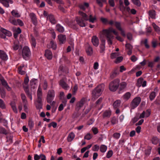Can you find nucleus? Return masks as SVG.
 Here are the masks:
<instances>
[{"instance_id": "4", "label": "nucleus", "mask_w": 160, "mask_h": 160, "mask_svg": "<svg viewBox=\"0 0 160 160\" xmlns=\"http://www.w3.org/2000/svg\"><path fill=\"white\" fill-rule=\"evenodd\" d=\"M120 80L118 79H115L110 82L109 88L112 92L115 91L118 88L119 85Z\"/></svg>"}, {"instance_id": "1", "label": "nucleus", "mask_w": 160, "mask_h": 160, "mask_svg": "<svg viewBox=\"0 0 160 160\" xmlns=\"http://www.w3.org/2000/svg\"><path fill=\"white\" fill-rule=\"evenodd\" d=\"M100 32L106 36L107 42L108 44L110 45L112 44V39L114 38V36L112 34L111 32H113L116 36L118 35V32L112 27H110L107 29H103Z\"/></svg>"}, {"instance_id": "24", "label": "nucleus", "mask_w": 160, "mask_h": 160, "mask_svg": "<svg viewBox=\"0 0 160 160\" xmlns=\"http://www.w3.org/2000/svg\"><path fill=\"white\" fill-rule=\"evenodd\" d=\"M88 6L89 4L88 3H84L83 4H81L79 6L80 9L83 10H84L86 8H88Z\"/></svg>"}, {"instance_id": "36", "label": "nucleus", "mask_w": 160, "mask_h": 160, "mask_svg": "<svg viewBox=\"0 0 160 160\" xmlns=\"http://www.w3.org/2000/svg\"><path fill=\"white\" fill-rule=\"evenodd\" d=\"M107 147L104 145H102L100 147V151L102 152H105L107 150Z\"/></svg>"}, {"instance_id": "13", "label": "nucleus", "mask_w": 160, "mask_h": 160, "mask_svg": "<svg viewBox=\"0 0 160 160\" xmlns=\"http://www.w3.org/2000/svg\"><path fill=\"white\" fill-rule=\"evenodd\" d=\"M0 2L2 3L4 6L8 8L9 6V3L10 2V3L12 4L13 3V1L12 0H0Z\"/></svg>"}, {"instance_id": "18", "label": "nucleus", "mask_w": 160, "mask_h": 160, "mask_svg": "<svg viewBox=\"0 0 160 160\" xmlns=\"http://www.w3.org/2000/svg\"><path fill=\"white\" fill-rule=\"evenodd\" d=\"M1 31L6 36H7L8 37H10L12 35L11 32L6 29H4L2 28H1L0 29Z\"/></svg>"}, {"instance_id": "17", "label": "nucleus", "mask_w": 160, "mask_h": 160, "mask_svg": "<svg viewBox=\"0 0 160 160\" xmlns=\"http://www.w3.org/2000/svg\"><path fill=\"white\" fill-rule=\"evenodd\" d=\"M154 91L152 92L149 96V98L151 100H152L156 96V93L158 92V89L157 88H155L154 90Z\"/></svg>"}, {"instance_id": "43", "label": "nucleus", "mask_w": 160, "mask_h": 160, "mask_svg": "<svg viewBox=\"0 0 160 160\" xmlns=\"http://www.w3.org/2000/svg\"><path fill=\"white\" fill-rule=\"evenodd\" d=\"M51 48L53 50H55L57 48V45L56 42L51 41Z\"/></svg>"}, {"instance_id": "47", "label": "nucleus", "mask_w": 160, "mask_h": 160, "mask_svg": "<svg viewBox=\"0 0 160 160\" xmlns=\"http://www.w3.org/2000/svg\"><path fill=\"white\" fill-rule=\"evenodd\" d=\"M37 100L39 102L42 100V93H37Z\"/></svg>"}, {"instance_id": "30", "label": "nucleus", "mask_w": 160, "mask_h": 160, "mask_svg": "<svg viewBox=\"0 0 160 160\" xmlns=\"http://www.w3.org/2000/svg\"><path fill=\"white\" fill-rule=\"evenodd\" d=\"M0 92L2 98H4L6 96V92L3 87H0Z\"/></svg>"}, {"instance_id": "33", "label": "nucleus", "mask_w": 160, "mask_h": 160, "mask_svg": "<svg viewBox=\"0 0 160 160\" xmlns=\"http://www.w3.org/2000/svg\"><path fill=\"white\" fill-rule=\"evenodd\" d=\"M45 56L49 60H50V51L47 49L45 51L44 54Z\"/></svg>"}, {"instance_id": "11", "label": "nucleus", "mask_w": 160, "mask_h": 160, "mask_svg": "<svg viewBox=\"0 0 160 160\" xmlns=\"http://www.w3.org/2000/svg\"><path fill=\"white\" fill-rule=\"evenodd\" d=\"M119 85V88L120 91L124 92L127 88V83L126 82H122Z\"/></svg>"}, {"instance_id": "63", "label": "nucleus", "mask_w": 160, "mask_h": 160, "mask_svg": "<svg viewBox=\"0 0 160 160\" xmlns=\"http://www.w3.org/2000/svg\"><path fill=\"white\" fill-rule=\"evenodd\" d=\"M17 23H18L19 25L21 26H22L24 24L22 21L19 19H18L17 20Z\"/></svg>"}, {"instance_id": "40", "label": "nucleus", "mask_w": 160, "mask_h": 160, "mask_svg": "<svg viewBox=\"0 0 160 160\" xmlns=\"http://www.w3.org/2000/svg\"><path fill=\"white\" fill-rule=\"evenodd\" d=\"M111 114V112L110 110L105 111L103 113V116L104 117H109Z\"/></svg>"}, {"instance_id": "46", "label": "nucleus", "mask_w": 160, "mask_h": 160, "mask_svg": "<svg viewBox=\"0 0 160 160\" xmlns=\"http://www.w3.org/2000/svg\"><path fill=\"white\" fill-rule=\"evenodd\" d=\"M0 107L2 109L5 108V105L3 101L1 99H0Z\"/></svg>"}, {"instance_id": "34", "label": "nucleus", "mask_w": 160, "mask_h": 160, "mask_svg": "<svg viewBox=\"0 0 160 160\" xmlns=\"http://www.w3.org/2000/svg\"><path fill=\"white\" fill-rule=\"evenodd\" d=\"M151 111L150 110L148 109L145 111H143L142 112L144 113L145 118L148 117L151 114Z\"/></svg>"}, {"instance_id": "41", "label": "nucleus", "mask_w": 160, "mask_h": 160, "mask_svg": "<svg viewBox=\"0 0 160 160\" xmlns=\"http://www.w3.org/2000/svg\"><path fill=\"white\" fill-rule=\"evenodd\" d=\"M143 79L142 78H139L138 79L137 83V85L140 87L141 86L143 81Z\"/></svg>"}, {"instance_id": "51", "label": "nucleus", "mask_w": 160, "mask_h": 160, "mask_svg": "<svg viewBox=\"0 0 160 160\" xmlns=\"http://www.w3.org/2000/svg\"><path fill=\"white\" fill-rule=\"evenodd\" d=\"M158 142V139L157 138L155 137L152 138V142L154 144H157Z\"/></svg>"}, {"instance_id": "10", "label": "nucleus", "mask_w": 160, "mask_h": 160, "mask_svg": "<svg viewBox=\"0 0 160 160\" xmlns=\"http://www.w3.org/2000/svg\"><path fill=\"white\" fill-rule=\"evenodd\" d=\"M23 87L24 90L28 97L30 99L32 100V93L30 92L28 86H25L23 85Z\"/></svg>"}, {"instance_id": "59", "label": "nucleus", "mask_w": 160, "mask_h": 160, "mask_svg": "<svg viewBox=\"0 0 160 160\" xmlns=\"http://www.w3.org/2000/svg\"><path fill=\"white\" fill-rule=\"evenodd\" d=\"M119 8L120 9V10L122 12H123L126 9V8L124 6V4L122 5H119Z\"/></svg>"}, {"instance_id": "20", "label": "nucleus", "mask_w": 160, "mask_h": 160, "mask_svg": "<svg viewBox=\"0 0 160 160\" xmlns=\"http://www.w3.org/2000/svg\"><path fill=\"white\" fill-rule=\"evenodd\" d=\"M86 52L88 55H91L93 53V49L92 47L89 45H88L86 48Z\"/></svg>"}, {"instance_id": "60", "label": "nucleus", "mask_w": 160, "mask_h": 160, "mask_svg": "<svg viewBox=\"0 0 160 160\" xmlns=\"http://www.w3.org/2000/svg\"><path fill=\"white\" fill-rule=\"evenodd\" d=\"M118 74V73L117 72H114L111 74L110 76V78H114Z\"/></svg>"}, {"instance_id": "16", "label": "nucleus", "mask_w": 160, "mask_h": 160, "mask_svg": "<svg viewBox=\"0 0 160 160\" xmlns=\"http://www.w3.org/2000/svg\"><path fill=\"white\" fill-rule=\"evenodd\" d=\"M58 38L61 44H63L65 42L66 39L65 35L60 34L58 35Z\"/></svg>"}, {"instance_id": "3", "label": "nucleus", "mask_w": 160, "mask_h": 160, "mask_svg": "<svg viewBox=\"0 0 160 160\" xmlns=\"http://www.w3.org/2000/svg\"><path fill=\"white\" fill-rule=\"evenodd\" d=\"M99 38L101 41V43L99 46L100 49V52L102 53L105 50L106 43V36H104L100 32L99 34Z\"/></svg>"}, {"instance_id": "23", "label": "nucleus", "mask_w": 160, "mask_h": 160, "mask_svg": "<svg viewBox=\"0 0 160 160\" xmlns=\"http://www.w3.org/2000/svg\"><path fill=\"white\" fill-rule=\"evenodd\" d=\"M37 82V79L34 78L32 79L30 82V85L32 88L33 89L36 88V83Z\"/></svg>"}, {"instance_id": "25", "label": "nucleus", "mask_w": 160, "mask_h": 160, "mask_svg": "<svg viewBox=\"0 0 160 160\" xmlns=\"http://www.w3.org/2000/svg\"><path fill=\"white\" fill-rule=\"evenodd\" d=\"M76 20L77 23L81 27H84L85 26V22L82 20H79L78 18H77Z\"/></svg>"}, {"instance_id": "32", "label": "nucleus", "mask_w": 160, "mask_h": 160, "mask_svg": "<svg viewBox=\"0 0 160 160\" xmlns=\"http://www.w3.org/2000/svg\"><path fill=\"white\" fill-rule=\"evenodd\" d=\"M8 133V131L4 128L0 127V134L7 135Z\"/></svg>"}, {"instance_id": "50", "label": "nucleus", "mask_w": 160, "mask_h": 160, "mask_svg": "<svg viewBox=\"0 0 160 160\" xmlns=\"http://www.w3.org/2000/svg\"><path fill=\"white\" fill-rule=\"evenodd\" d=\"M92 137V136L91 134L88 133L85 136L84 138L88 140H89Z\"/></svg>"}, {"instance_id": "15", "label": "nucleus", "mask_w": 160, "mask_h": 160, "mask_svg": "<svg viewBox=\"0 0 160 160\" xmlns=\"http://www.w3.org/2000/svg\"><path fill=\"white\" fill-rule=\"evenodd\" d=\"M30 16L33 24L35 26L37 25V18L35 14L33 13H31L30 14Z\"/></svg>"}, {"instance_id": "64", "label": "nucleus", "mask_w": 160, "mask_h": 160, "mask_svg": "<svg viewBox=\"0 0 160 160\" xmlns=\"http://www.w3.org/2000/svg\"><path fill=\"white\" fill-rule=\"evenodd\" d=\"M127 37L128 39L129 40H131L132 39V34L130 33H128L127 34Z\"/></svg>"}, {"instance_id": "8", "label": "nucleus", "mask_w": 160, "mask_h": 160, "mask_svg": "<svg viewBox=\"0 0 160 160\" xmlns=\"http://www.w3.org/2000/svg\"><path fill=\"white\" fill-rule=\"evenodd\" d=\"M22 55L24 58L26 59L31 54V52L28 47L25 46L24 47L22 50Z\"/></svg>"}, {"instance_id": "62", "label": "nucleus", "mask_w": 160, "mask_h": 160, "mask_svg": "<svg viewBox=\"0 0 160 160\" xmlns=\"http://www.w3.org/2000/svg\"><path fill=\"white\" fill-rule=\"evenodd\" d=\"M113 137L116 139L119 138L120 136V134L118 133H115L113 134Z\"/></svg>"}, {"instance_id": "21", "label": "nucleus", "mask_w": 160, "mask_h": 160, "mask_svg": "<svg viewBox=\"0 0 160 160\" xmlns=\"http://www.w3.org/2000/svg\"><path fill=\"white\" fill-rule=\"evenodd\" d=\"M75 135L73 132H70L68 135L67 137V141L68 142H71L75 138Z\"/></svg>"}, {"instance_id": "58", "label": "nucleus", "mask_w": 160, "mask_h": 160, "mask_svg": "<svg viewBox=\"0 0 160 160\" xmlns=\"http://www.w3.org/2000/svg\"><path fill=\"white\" fill-rule=\"evenodd\" d=\"M19 47V45L18 43L15 44L14 43V45L13 46V48L14 50H17Z\"/></svg>"}, {"instance_id": "52", "label": "nucleus", "mask_w": 160, "mask_h": 160, "mask_svg": "<svg viewBox=\"0 0 160 160\" xmlns=\"http://www.w3.org/2000/svg\"><path fill=\"white\" fill-rule=\"evenodd\" d=\"M42 155H43V154H41L40 156H39L37 154H35L34 156V160H39L42 157Z\"/></svg>"}, {"instance_id": "39", "label": "nucleus", "mask_w": 160, "mask_h": 160, "mask_svg": "<svg viewBox=\"0 0 160 160\" xmlns=\"http://www.w3.org/2000/svg\"><path fill=\"white\" fill-rule=\"evenodd\" d=\"M28 126L30 129H32L34 126V122L31 120L30 119L28 121Z\"/></svg>"}, {"instance_id": "55", "label": "nucleus", "mask_w": 160, "mask_h": 160, "mask_svg": "<svg viewBox=\"0 0 160 160\" xmlns=\"http://www.w3.org/2000/svg\"><path fill=\"white\" fill-rule=\"evenodd\" d=\"M78 87L77 85H75L73 89L72 93L73 94H75L78 90Z\"/></svg>"}, {"instance_id": "6", "label": "nucleus", "mask_w": 160, "mask_h": 160, "mask_svg": "<svg viewBox=\"0 0 160 160\" xmlns=\"http://www.w3.org/2000/svg\"><path fill=\"white\" fill-rule=\"evenodd\" d=\"M86 100L84 98H82L81 100L77 103L76 109L79 111L80 109L83 110L86 106Z\"/></svg>"}, {"instance_id": "54", "label": "nucleus", "mask_w": 160, "mask_h": 160, "mask_svg": "<svg viewBox=\"0 0 160 160\" xmlns=\"http://www.w3.org/2000/svg\"><path fill=\"white\" fill-rule=\"evenodd\" d=\"M7 139V141L8 142H9L10 143H11L12 142V136H7L6 137Z\"/></svg>"}, {"instance_id": "5", "label": "nucleus", "mask_w": 160, "mask_h": 160, "mask_svg": "<svg viewBox=\"0 0 160 160\" xmlns=\"http://www.w3.org/2000/svg\"><path fill=\"white\" fill-rule=\"evenodd\" d=\"M79 13L80 15L82 17V18L83 20L85 21L89 20V21L92 23H94L96 20V18L95 16L92 17V15L89 16V18L87 15L85 13L79 11Z\"/></svg>"}, {"instance_id": "37", "label": "nucleus", "mask_w": 160, "mask_h": 160, "mask_svg": "<svg viewBox=\"0 0 160 160\" xmlns=\"http://www.w3.org/2000/svg\"><path fill=\"white\" fill-rule=\"evenodd\" d=\"M21 96L23 102L24 103H27V101L25 95L23 93H21Z\"/></svg>"}, {"instance_id": "19", "label": "nucleus", "mask_w": 160, "mask_h": 160, "mask_svg": "<svg viewBox=\"0 0 160 160\" xmlns=\"http://www.w3.org/2000/svg\"><path fill=\"white\" fill-rule=\"evenodd\" d=\"M0 58L4 60H6L8 59V56L6 53L3 51L0 50Z\"/></svg>"}, {"instance_id": "38", "label": "nucleus", "mask_w": 160, "mask_h": 160, "mask_svg": "<svg viewBox=\"0 0 160 160\" xmlns=\"http://www.w3.org/2000/svg\"><path fill=\"white\" fill-rule=\"evenodd\" d=\"M133 3L138 6H140L141 5V3L139 0H132Z\"/></svg>"}, {"instance_id": "53", "label": "nucleus", "mask_w": 160, "mask_h": 160, "mask_svg": "<svg viewBox=\"0 0 160 160\" xmlns=\"http://www.w3.org/2000/svg\"><path fill=\"white\" fill-rule=\"evenodd\" d=\"M56 22V21L54 17L51 14V22L53 24H55Z\"/></svg>"}, {"instance_id": "14", "label": "nucleus", "mask_w": 160, "mask_h": 160, "mask_svg": "<svg viewBox=\"0 0 160 160\" xmlns=\"http://www.w3.org/2000/svg\"><path fill=\"white\" fill-rule=\"evenodd\" d=\"M60 85L65 90H68L69 88V86L65 82L63 79L61 80L59 82Z\"/></svg>"}, {"instance_id": "22", "label": "nucleus", "mask_w": 160, "mask_h": 160, "mask_svg": "<svg viewBox=\"0 0 160 160\" xmlns=\"http://www.w3.org/2000/svg\"><path fill=\"white\" fill-rule=\"evenodd\" d=\"M131 96V94L129 92H126L124 94L122 97V98L123 100L126 101L128 100L130 98Z\"/></svg>"}, {"instance_id": "35", "label": "nucleus", "mask_w": 160, "mask_h": 160, "mask_svg": "<svg viewBox=\"0 0 160 160\" xmlns=\"http://www.w3.org/2000/svg\"><path fill=\"white\" fill-rule=\"evenodd\" d=\"M120 55L119 52H113L111 54L110 57L112 59H114L117 58Z\"/></svg>"}, {"instance_id": "12", "label": "nucleus", "mask_w": 160, "mask_h": 160, "mask_svg": "<svg viewBox=\"0 0 160 160\" xmlns=\"http://www.w3.org/2000/svg\"><path fill=\"white\" fill-rule=\"evenodd\" d=\"M114 26H115L116 28L121 32V34L123 36L125 37V32L121 28L120 23L119 22H115Z\"/></svg>"}, {"instance_id": "7", "label": "nucleus", "mask_w": 160, "mask_h": 160, "mask_svg": "<svg viewBox=\"0 0 160 160\" xmlns=\"http://www.w3.org/2000/svg\"><path fill=\"white\" fill-rule=\"evenodd\" d=\"M141 101V99L139 97L135 98L132 102L130 105L131 108L134 109L137 107Z\"/></svg>"}, {"instance_id": "57", "label": "nucleus", "mask_w": 160, "mask_h": 160, "mask_svg": "<svg viewBox=\"0 0 160 160\" xmlns=\"http://www.w3.org/2000/svg\"><path fill=\"white\" fill-rule=\"evenodd\" d=\"M101 20L102 22L104 24H106L108 23V21L107 18H102Z\"/></svg>"}, {"instance_id": "45", "label": "nucleus", "mask_w": 160, "mask_h": 160, "mask_svg": "<svg viewBox=\"0 0 160 160\" xmlns=\"http://www.w3.org/2000/svg\"><path fill=\"white\" fill-rule=\"evenodd\" d=\"M113 152L111 150L108 151L107 153V158H109L111 157L113 154Z\"/></svg>"}, {"instance_id": "31", "label": "nucleus", "mask_w": 160, "mask_h": 160, "mask_svg": "<svg viewBox=\"0 0 160 160\" xmlns=\"http://www.w3.org/2000/svg\"><path fill=\"white\" fill-rule=\"evenodd\" d=\"M12 15L15 17L19 18L20 17V15L15 10H13L11 12Z\"/></svg>"}, {"instance_id": "26", "label": "nucleus", "mask_w": 160, "mask_h": 160, "mask_svg": "<svg viewBox=\"0 0 160 160\" xmlns=\"http://www.w3.org/2000/svg\"><path fill=\"white\" fill-rule=\"evenodd\" d=\"M56 29L57 31L61 32H63L64 31L63 27L59 24H57L56 25Z\"/></svg>"}, {"instance_id": "49", "label": "nucleus", "mask_w": 160, "mask_h": 160, "mask_svg": "<svg viewBox=\"0 0 160 160\" xmlns=\"http://www.w3.org/2000/svg\"><path fill=\"white\" fill-rule=\"evenodd\" d=\"M99 146L98 145H94L92 148V150L94 151H98L99 149Z\"/></svg>"}, {"instance_id": "61", "label": "nucleus", "mask_w": 160, "mask_h": 160, "mask_svg": "<svg viewBox=\"0 0 160 160\" xmlns=\"http://www.w3.org/2000/svg\"><path fill=\"white\" fill-rule=\"evenodd\" d=\"M51 37L53 39H54L56 38V34L53 31L51 30Z\"/></svg>"}, {"instance_id": "2", "label": "nucleus", "mask_w": 160, "mask_h": 160, "mask_svg": "<svg viewBox=\"0 0 160 160\" xmlns=\"http://www.w3.org/2000/svg\"><path fill=\"white\" fill-rule=\"evenodd\" d=\"M104 88V85L101 84L97 86L92 92V98L95 99L99 97L102 94Z\"/></svg>"}, {"instance_id": "29", "label": "nucleus", "mask_w": 160, "mask_h": 160, "mask_svg": "<svg viewBox=\"0 0 160 160\" xmlns=\"http://www.w3.org/2000/svg\"><path fill=\"white\" fill-rule=\"evenodd\" d=\"M152 26L156 32L159 34H160V28L157 26L155 23H152Z\"/></svg>"}, {"instance_id": "48", "label": "nucleus", "mask_w": 160, "mask_h": 160, "mask_svg": "<svg viewBox=\"0 0 160 160\" xmlns=\"http://www.w3.org/2000/svg\"><path fill=\"white\" fill-rule=\"evenodd\" d=\"M31 43L32 45L35 48L36 45V40L35 38L33 37L31 38Z\"/></svg>"}, {"instance_id": "44", "label": "nucleus", "mask_w": 160, "mask_h": 160, "mask_svg": "<svg viewBox=\"0 0 160 160\" xmlns=\"http://www.w3.org/2000/svg\"><path fill=\"white\" fill-rule=\"evenodd\" d=\"M37 102L38 103L36 105V107L37 109H40L42 108V100L39 102L38 101V100H37Z\"/></svg>"}, {"instance_id": "56", "label": "nucleus", "mask_w": 160, "mask_h": 160, "mask_svg": "<svg viewBox=\"0 0 160 160\" xmlns=\"http://www.w3.org/2000/svg\"><path fill=\"white\" fill-rule=\"evenodd\" d=\"M22 67H20L18 68V72L21 75H24L25 74V72L22 70Z\"/></svg>"}, {"instance_id": "27", "label": "nucleus", "mask_w": 160, "mask_h": 160, "mask_svg": "<svg viewBox=\"0 0 160 160\" xmlns=\"http://www.w3.org/2000/svg\"><path fill=\"white\" fill-rule=\"evenodd\" d=\"M121 102L120 100H118L114 102L113 104V106L114 108H117L119 107L121 105Z\"/></svg>"}, {"instance_id": "28", "label": "nucleus", "mask_w": 160, "mask_h": 160, "mask_svg": "<svg viewBox=\"0 0 160 160\" xmlns=\"http://www.w3.org/2000/svg\"><path fill=\"white\" fill-rule=\"evenodd\" d=\"M149 15L150 17L154 19L155 18V12L154 10H151L149 11Z\"/></svg>"}, {"instance_id": "9", "label": "nucleus", "mask_w": 160, "mask_h": 160, "mask_svg": "<svg viewBox=\"0 0 160 160\" xmlns=\"http://www.w3.org/2000/svg\"><path fill=\"white\" fill-rule=\"evenodd\" d=\"M91 41L94 46L97 47L98 46L99 44V40L97 36H93L92 37Z\"/></svg>"}, {"instance_id": "42", "label": "nucleus", "mask_w": 160, "mask_h": 160, "mask_svg": "<svg viewBox=\"0 0 160 160\" xmlns=\"http://www.w3.org/2000/svg\"><path fill=\"white\" fill-rule=\"evenodd\" d=\"M123 59V58L122 56L118 57L116 58V60L115 61V62L116 63H118L122 61Z\"/></svg>"}]
</instances>
